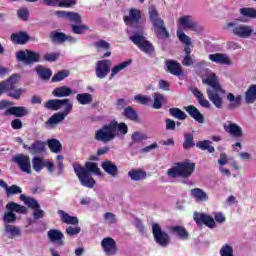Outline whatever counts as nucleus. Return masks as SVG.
Listing matches in <instances>:
<instances>
[{"label":"nucleus","mask_w":256,"mask_h":256,"mask_svg":"<svg viewBox=\"0 0 256 256\" xmlns=\"http://www.w3.org/2000/svg\"><path fill=\"white\" fill-rule=\"evenodd\" d=\"M6 209L10 211V213H27V207L21 206L17 202H9L6 204Z\"/></svg>","instance_id":"obj_40"},{"label":"nucleus","mask_w":256,"mask_h":256,"mask_svg":"<svg viewBox=\"0 0 256 256\" xmlns=\"http://www.w3.org/2000/svg\"><path fill=\"white\" fill-rule=\"evenodd\" d=\"M117 131L121 133V135H127L129 133V127L125 122L118 124V122L114 120L97 130L95 139L96 141H102V143H109V141H113V139L117 137Z\"/></svg>","instance_id":"obj_4"},{"label":"nucleus","mask_w":256,"mask_h":256,"mask_svg":"<svg viewBox=\"0 0 256 256\" xmlns=\"http://www.w3.org/2000/svg\"><path fill=\"white\" fill-rule=\"evenodd\" d=\"M165 103V96L161 93H154L153 109H161Z\"/></svg>","instance_id":"obj_50"},{"label":"nucleus","mask_w":256,"mask_h":256,"mask_svg":"<svg viewBox=\"0 0 256 256\" xmlns=\"http://www.w3.org/2000/svg\"><path fill=\"white\" fill-rule=\"evenodd\" d=\"M226 99L230 101V104L228 105V109L233 111L234 109H239L241 107V101H243L242 95L235 96L234 93H228L226 96Z\"/></svg>","instance_id":"obj_28"},{"label":"nucleus","mask_w":256,"mask_h":256,"mask_svg":"<svg viewBox=\"0 0 256 256\" xmlns=\"http://www.w3.org/2000/svg\"><path fill=\"white\" fill-rule=\"evenodd\" d=\"M36 73L42 81H49V79H51V76L53 75V71H51V68H46L42 65L36 67Z\"/></svg>","instance_id":"obj_31"},{"label":"nucleus","mask_w":256,"mask_h":256,"mask_svg":"<svg viewBox=\"0 0 256 256\" xmlns=\"http://www.w3.org/2000/svg\"><path fill=\"white\" fill-rule=\"evenodd\" d=\"M224 131H226V133H229L230 135H232V137H235L236 139L243 137V128L233 122H230L228 125H224Z\"/></svg>","instance_id":"obj_23"},{"label":"nucleus","mask_w":256,"mask_h":256,"mask_svg":"<svg viewBox=\"0 0 256 256\" xmlns=\"http://www.w3.org/2000/svg\"><path fill=\"white\" fill-rule=\"evenodd\" d=\"M73 93V90L67 86H60L52 91L54 97H69Z\"/></svg>","instance_id":"obj_39"},{"label":"nucleus","mask_w":256,"mask_h":256,"mask_svg":"<svg viewBox=\"0 0 256 256\" xmlns=\"http://www.w3.org/2000/svg\"><path fill=\"white\" fill-rule=\"evenodd\" d=\"M228 28L232 27V33L236 37H240V39H249L251 35H253V28L250 25L239 24L236 22H229L227 24Z\"/></svg>","instance_id":"obj_10"},{"label":"nucleus","mask_w":256,"mask_h":256,"mask_svg":"<svg viewBox=\"0 0 256 256\" xmlns=\"http://www.w3.org/2000/svg\"><path fill=\"white\" fill-rule=\"evenodd\" d=\"M177 37L181 43L184 45L185 55H191V47H193V42H191V37L187 36L183 30L177 31Z\"/></svg>","instance_id":"obj_22"},{"label":"nucleus","mask_w":256,"mask_h":256,"mask_svg":"<svg viewBox=\"0 0 256 256\" xmlns=\"http://www.w3.org/2000/svg\"><path fill=\"white\" fill-rule=\"evenodd\" d=\"M185 111L192 117L197 123H205V116L195 107L194 105H189L184 107Z\"/></svg>","instance_id":"obj_24"},{"label":"nucleus","mask_w":256,"mask_h":256,"mask_svg":"<svg viewBox=\"0 0 256 256\" xmlns=\"http://www.w3.org/2000/svg\"><path fill=\"white\" fill-rule=\"evenodd\" d=\"M245 103L252 105L256 101V84H252L248 87L244 95Z\"/></svg>","instance_id":"obj_33"},{"label":"nucleus","mask_w":256,"mask_h":256,"mask_svg":"<svg viewBox=\"0 0 256 256\" xmlns=\"http://www.w3.org/2000/svg\"><path fill=\"white\" fill-rule=\"evenodd\" d=\"M66 233L69 235V237H73L75 235H79V233H81V227L69 226L66 229Z\"/></svg>","instance_id":"obj_63"},{"label":"nucleus","mask_w":256,"mask_h":256,"mask_svg":"<svg viewBox=\"0 0 256 256\" xmlns=\"http://www.w3.org/2000/svg\"><path fill=\"white\" fill-rule=\"evenodd\" d=\"M12 162L16 163L20 171L31 175V158L29 157V155L17 154L12 157Z\"/></svg>","instance_id":"obj_12"},{"label":"nucleus","mask_w":256,"mask_h":256,"mask_svg":"<svg viewBox=\"0 0 256 256\" xmlns=\"http://www.w3.org/2000/svg\"><path fill=\"white\" fill-rule=\"evenodd\" d=\"M20 201H23L30 209H41V205L35 198L27 197L25 194L20 195Z\"/></svg>","instance_id":"obj_41"},{"label":"nucleus","mask_w":256,"mask_h":256,"mask_svg":"<svg viewBox=\"0 0 256 256\" xmlns=\"http://www.w3.org/2000/svg\"><path fill=\"white\" fill-rule=\"evenodd\" d=\"M76 99L80 105H90V103H93V95L89 93L77 94Z\"/></svg>","instance_id":"obj_45"},{"label":"nucleus","mask_w":256,"mask_h":256,"mask_svg":"<svg viewBox=\"0 0 256 256\" xmlns=\"http://www.w3.org/2000/svg\"><path fill=\"white\" fill-rule=\"evenodd\" d=\"M131 139L134 143H141V141H145V139H147V135L141 134L140 132H134Z\"/></svg>","instance_id":"obj_58"},{"label":"nucleus","mask_w":256,"mask_h":256,"mask_svg":"<svg viewBox=\"0 0 256 256\" xmlns=\"http://www.w3.org/2000/svg\"><path fill=\"white\" fill-rule=\"evenodd\" d=\"M47 145L52 153H61L63 145L57 139H49Z\"/></svg>","instance_id":"obj_43"},{"label":"nucleus","mask_w":256,"mask_h":256,"mask_svg":"<svg viewBox=\"0 0 256 256\" xmlns=\"http://www.w3.org/2000/svg\"><path fill=\"white\" fill-rule=\"evenodd\" d=\"M101 247L107 256L117 255L119 248H117V242L111 237H105L101 241Z\"/></svg>","instance_id":"obj_15"},{"label":"nucleus","mask_w":256,"mask_h":256,"mask_svg":"<svg viewBox=\"0 0 256 256\" xmlns=\"http://www.w3.org/2000/svg\"><path fill=\"white\" fill-rule=\"evenodd\" d=\"M101 167L105 173L111 175V177H117L119 175V168L111 160H105L101 163Z\"/></svg>","instance_id":"obj_27"},{"label":"nucleus","mask_w":256,"mask_h":256,"mask_svg":"<svg viewBox=\"0 0 256 256\" xmlns=\"http://www.w3.org/2000/svg\"><path fill=\"white\" fill-rule=\"evenodd\" d=\"M59 57H61V54L59 52H52L44 54L43 59L48 63H55V61H57Z\"/></svg>","instance_id":"obj_55"},{"label":"nucleus","mask_w":256,"mask_h":256,"mask_svg":"<svg viewBox=\"0 0 256 256\" xmlns=\"http://www.w3.org/2000/svg\"><path fill=\"white\" fill-rule=\"evenodd\" d=\"M196 147L202 151H208V153H215V147L211 146V141L203 140L196 143Z\"/></svg>","instance_id":"obj_48"},{"label":"nucleus","mask_w":256,"mask_h":256,"mask_svg":"<svg viewBox=\"0 0 256 256\" xmlns=\"http://www.w3.org/2000/svg\"><path fill=\"white\" fill-rule=\"evenodd\" d=\"M0 187H2V189H5L7 197H11L13 195H19V193H23V189H21V187L15 184L9 186L7 182H5V180H1V179H0Z\"/></svg>","instance_id":"obj_26"},{"label":"nucleus","mask_w":256,"mask_h":256,"mask_svg":"<svg viewBox=\"0 0 256 256\" xmlns=\"http://www.w3.org/2000/svg\"><path fill=\"white\" fill-rule=\"evenodd\" d=\"M4 223H15L17 221V215L15 212H10L9 210L4 213L3 216Z\"/></svg>","instance_id":"obj_56"},{"label":"nucleus","mask_w":256,"mask_h":256,"mask_svg":"<svg viewBox=\"0 0 256 256\" xmlns=\"http://www.w3.org/2000/svg\"><path fill=\"white\" fill-rule=\"evenodd\" d=\"M16 59L24 65H33L34 63H39L41 61V54L33 50H20L16 52Z\"/></svg>","instance_id":"obj_9"},{"label":"nucleus","mask_w":256,"mask_h":256,"mask_svg":"<svg viewBox=\"0 0 256 256\" xmlns=\"http://www.w3.org/2000/svg\"><path fill=\"white\" fill-rule=\"evenodd\" d=\"M17 15L22 21H27L29 19V10L27 8L19 9Z\"/></svg>","instance_id":"obj_61"},{"label":"nucleus","mask_w":256,"mask_h":256,"mask_svg":"<svg viewBox=\"0 0 256 256\" xmlns=\"http://www.w3.org/2000/svg\"><path fill=\"white\" fill-rule=\"evenodd\" d=\"M149 18L154 27V31L160 39H169V31L165 27V21L159 17V12L155 6L149 8Z\"/></svg>","instance_id":"obj_7"},{"label":"nucleus","mask_w":256,"mask_h":256,"mask_svg":"<svg viewBox=\"0 0 256 256\" xmlns=\"http://www.w3.org/2000/svg\"><path fill=\"white\" fill-rule=\"evenodd\" d=\"M130 41L140 49L143 53H146L147 55H151L152 53H155V47L153 44L145 38V36L141 34H134L130 36Z\"/></svg>","instance_id":"obj_8"},{"label":"nucleus","mask_w":256,"mask_h":256,"mask_svg":"<svg viewBox=\"0 0 256 256\" xmlns=\"http://www.w3.org/2000/svg\"><path fill=\"white\" fill-rule=\"evenodd\" d=\"M152 235L155 242L160 245V247H167L171 243V237L169 234L161 229V226L157 223L152 224Z\"/></svg>","instance_id":"obj_11"},{"label":"nucleus","mask_w":256,"mask_h":256,"mask_svg":"<svg viewBox=\"0 0 256 256\" xmlns=\"http://www.w3.org/2000/svg\"><path fill=\"white\" fill-rule=\"evenodd\" d=\"M58 215L61 217L62 223H66L67 225H79V219L77 217L71 216L63 210H58Z\"/></svg>","instance_id":"obj_32"},{"label":"nucleus","mask_w":256,"mask_h":256,"mask_svg":"<svg viewBox=\"0 0 256 256\" xmlns=\"http://www.w3.org/2000/svg\"><path fill=\"white\" fill-rule=\"evenodd\" d=\"M72 32L75 35H83L85 32L89 31V26L87 25H75L71 24Z\"/></svg>","instance_id":"obj_54"},{"label":"nucleus","mask_w":256,"mask_h":256,"mask_svg":"<svg viewBox=\"0 0 256 256\" xmlns=\"http://www.w3.org/2000/svg\"><path fill=\"white\" fill-rule=\"evenodd\" d=\"M122 115L125 117V119H128V121H134V123H139V114L131 106L124 108Z\"/></svg>","instance_id":"obj_34"},{"label":"nucleus","mask_w":256,"mask_h":256,"mask_svg":"<svg viewBox=\"0 0 256 256\" xmlns=\"http://www.w3.org/2000/svg\"><path fill=\"white\" fill-rule=\"evenodd\" d=\"M95 73L98 79H105L111 73V60L103 59L97 61Z\"/></svg>","instance_id":"obj_13"},{"label":"nucleus","mask_w":256,"mask_h":256,"mask_svg":"<svg viewBox=\"0 0 256 256\" xmlns=\"http://www.w3.org/2000/svg\"><path fill=\"white\" fill-rule=\"evenodd\" d=\"M50 39L52 43H58V45H63L67 41V34L59 31H54L50 33Z\"/></svg>","instance_id":"obj_38"},{"label":"nucleus","mask_w":256,"mask_h":256,"mask_svg":"<svg viewBox=\"0 0 256 256\" xmlns=\"http://www.w3.org/2000/svg\"><path fill=\"white\" fill-rule=\"evenodd\" d=\"M193 219L196 225H198L199 227H201V225H205L209 229H215L216 227L215 219H213L211 215L195 212L193 215Z\"/></svg>","instance_id":"obj_14"},{"label":"nucleus","mask_w":256,"mask_h":256,"mask_svg":"<svg viewBox=\"0 0 256 256\" xmlns=\"http://www.w3.org/2000/svg\"><path fill=\"white\" fill-rule=\"evenodd\" d=\"M11 40L13 43H16V45H25V43L29 41V34L26 32L14 33L11 35Z\"/></svg>","instance_id":"obj_36"},{"label":"nucleus","mask_w":256,"mask_h":256,"mask_svg":"<svg viewBox=\"0 0 256 256\" xmlns=\"http://www.w3.org/2000/svg\"><path fill=\"white\" fill-rule=\"evenodd\" d=\"M131 63H133L132 59L126 60L116 66H114L112 68V73L110 75V79H113V77H115L117 75V73H119V71H123V69H127V67H129V65H131Z\"/></svg>","instance_id":"obj_44"},{"label":"nucleus","mask_w":256,"mask_h":256,"mask_svg":"<svg viewBox=\"0 0 256 256\" xmlns=\"http://www.w3.org/2000/svg\"><path fill=\"white\" fill-rule=\"evenodd\" d=\"M28 151L32 155H39L45 151V143H43L40 140H37L34 143H32L30 147H28Z\"/></svg>","instance_id":"obj_37"},{"label":"nucleus","mask_w":256,"mask_h":256,"mask_svg":"<svg viewBox=\"0 0 256 256\" xmlns=\"http://www.w3.org/2000/svg\"><path fill=\"white\" fill-rule=\"evenodd\" d=\"M208 57L212 63H218V65H232L231 59H229L227 54L215 53L210 54Z\"/></svg>","instance_id":"obj_25"},{"label":"nucleus","mask_w":256,"mask_h":256,"mask_svg":"<svg viewBox=\"0 0 256 256\" xmlns=\"http://www.w3.org/2000/svg\"><path fill=\"white\" fill-rule=\"evenodd\" d=\"M134 99L138 101V103H140L141 105H147L151 101V97L143 96L141 94L136 95Z\"/></svg>","instance_id":"obj_60"},{"label":"nucleus","mask_w":256,"mask_h":256,"mask_svg":"<svg viewBox=\"0 0 256 256\" xmlns=\"http://www.w3.org/2000/svg\"><path fill=\"white\" fill-rule=\"evenodd\" d=\"M195 168V163L189 160L177 162L172 168L167 170V175L171 177V179H177V177L189 179V177L195 173Z\"/></svg>","instance_id":"obj_5"},{"label":"nucleus","mask_w":256,"mask_h":256,"mask_svg":"<svg viewBox=\"0 0 256 256\" xmlns=\"http://www.w3.org/2000/svg\"><path fill=\"white\" fill-rule=\"evenodd\" d=\"M240 15L249 19H256V10L248 7L240 8Z\"/></svg>","instance_id":"obj_52"},{"label":"nucleus","mask_w":256,"mask_h":256,"mask_svg":"<svg viewBox=\"0 0 256 256\" xmlns=\"http://www.w3.org/2000/svg\"><path fill=\"white\" fill-rule=\"evenodd\" d=\"M178 25L183 27V29L190 31H197L199 29V22L193 20V16H182L178 19Z\"/></svg>","instance_id":"obj_16"},{"label":"nucleus","mask_w":256,"mask_h":256,"mask_svg":"<svg viewBox=\"0 0 256 256\" xmlns=\"http://www.w3.org/2000/svg\"><path fill=\"white\" fill-rule=\"evenodd\" d=\"M169 113L172 117H175V119H180L182 121L187 119V114L179 108H170Z\"/></svg>","instance_id":"obj_51"},{"label":"nucleus","mask_w":256,"mask_h":256,"mask_svg":"<svg viewBox=\"0 0 256 256\" xmlns=\"http://www.w3.org/2000/svg\"><path fill=\"white\" fill-rule=\"evenodd\" d=\"M45 109H49L50 111H59L61 107H64L63 112H58L53 114L47 121V127H53V125H57L61 123V121L65 120V117L69 115L73 109V104H71V100L69 99H52L48 100L44 104Z\"/></svg>","instance_id":"obj_1"},{"label":"nucleus","mask_w":256,"mask_h":256,"mask_svg":"<svg viewBox=\"0 0 256 256\" xmlns=\"http://www.w3.org/2000/svg\"><path fill=\"white\" fill-rule=\"evenodd\" d=\"M73 169L81 185L88 189H93L95 187V179L92 178L91 173H95L98 177L103 176V172H101L99 165L95 162H86L85 167L81 166L79 163H74Z\"/></svg>","instance_id":"obj_2"},{"label":"nucleus","mask_w":256,"mask_h":256,"mask_svg":"<svg viewBox=\"0 0 256 256\" xmlns=\"http://www.w3.org/2000/svg\"><path fill=\"white\" fill-rule=\"evenodd\" d=\"M75 0H63L58 2V7H64L66 9H69V7H73V5H76Z\"/></svg>","instance_id":"obj_64"},{"label":"nucleus","mask_w":256,"mask_h":256,"mask_svg":"<svg viewBox=\"0 0 256 256\" xmlns=\"http://www.w3.org/2000/svg\"><path fill=\"white\" fill-rule=\"evenodd\" d=\"M195 145V142L193 141V134L191 133H185L184 134V143H183V149H191Z\"/></svg>","instance_id":"obj_53"},{"label":"nucleus","mask_w":256,"mask_h":256,"mask_svg":"<svg viewBox=\"0 0 256 256\" xmlns=\"http://www.w3.org/2000/svg\"><path fill=\"white\" fill-rule=\"evenodd\" d=\"M191 195H192V197H194V199H197V201H202L203 202V201H208L209 200V196L201 188H193L191 190Z\"/></svg>","instance_id":"obj_42"},{"label":"nucleus","mask_w":256,"mask_h":256,"mask_svg":"<svg viewBox=\"0 0 256 256\" xmlns=\"http://www.w3.org/2000/svg\"><path fill=\"white\" fill-rule=\"evenodd\" d=\"M172 233H176L179 237V239H189V232H187V229H185V227L182 226H173L171 228Z\"/></svg>","instance_id":"obj_47"},{"label":"nucleus","mask_w":256,"mask_h":256,"mask_svg":"<svg viewBox=\"0 0 256 256\" xmlns=\"http://www.w3.org/2000/svg\"><path fill=\"white\" fill-rule=\"evenodd\" d=\"M4 233L7 235L8 239H15V237H21V228L7 224L4 227Z\"/></svg>","instance_id":"obj_30"},{"label":"nucleus","mask_w":256,"mask_h":256,"mask_svg":"<svg viewBox=\"0 0 256 256\" xmlns=\"http://www.w3.org/2000/svg\"><path fill=\"white\" fill-rule=\"evenodd\" d=\"M56 161H57V175H63V171H65V164H63V156L57 155Z\"/></svg>","instance_id":"obj_57"},{"label":"nucleus","mask_w":256,"mask_h":256,"mask_svg":"<svg viewBox=\"0 0 256 256\" xmlns=\"http://www.w3.org/2000/svg\"><path fill=\"white\" fill-rule=\"evenodd\" d=\"M125 25H138L141 21V11L137 8H131L129 15L123 17Z\"/></svg>","instance_id":"obj_20"},{"label":"nucleus","mask_w":256,"mask_h":256,"mask_svg":"<svg viewBox=\"0 0 256 256\" xmlns=\"http://www.w3.org/2000/svg\"><path fill=\"white\" fill-rule=\"evenodd\" d=\"M55 16L60 19H68L72 23H76L77 25H81L83 20L81 19V15L77 12H68V11H56Z\"/></svg>","instance_id":"obj_18"},{"label":"nucleus","mask_w":256,"mask_h":256,"mask_svg":"<svg viewBox=\"0 0 256 256\" xmlns=\"http://www.w3.org/2000/svg\"><path fill=\"white\" fill-rule=\"evenodd\" d=\"M4 115L5 117H11V115L17 118L27 117L29 109L25 106H12L4 112Z\"/></svg>","instance_id":"obj_19"},{"label":"nucleus","mask_w":256,"mask_h":256,"mask_svg":"<svg viewBox=\"0 0 256 256\" xmlns=\"http://www.w3.org/2000/svg\"><path fill=\"white\" fill-rule=\"evenodd\" d=\"M67 77H69V70H60L53 75L51 81L52 83H59V81H63V79H67Z\"/></svg>","instance_id":"obj_49"},{"label":"nucleus","mask_w":256,"mask_h":256,"mask_svg":"<svg viewBox=\"0 0 256 256\" xmlns=\"http://www.w3.org/2000/svg\"><path fill=\"white\" fill-rule=\"evenodd\" d=\"M128 176L132 181H143V179H147V172L141 169H133L128 172Z\"/></svg>","instance_id":"obj_35"},{"label":"nucleus","mask_w":256,"mask_h":256,"mask_svg":"<svg viewBox=\"0 0 256 256\" xmlns=\"http://www.w3.org/2000/svg\"><path fill=\"white\" fill-rule=\"evenodd\" d=\"M17 74L10 76L7 80L0 82V95L7 93L8 97L19 100L23 94V90L17 89Z\"/></svg>","instance_id":"obj_6"},{"label":"nucleus","mask_w":256,"mask_h":256,"mask_svg":"<svg viewBox=\"0 0 256 256\" xmlns=\"http://www.w3.org/2000/svg\"><path fill=\"white\" fill-rule=\"evenodd\" d=\"M166 72L174 75L175 77H181L183 75V68L181 67V63L177 60H166Z\"/></svg>","instance_id":"obj_17"},{"label":"nucleus","mask_w":256,"mask_h":256,"mask_svg":"<svg viewBox=\"0 0 256 256\" xmlns=\"http://www.w3.org/2000/svg\"><path fill=\"white\" fill-rule=\"evenodd\" d=\"M47 235H48V239L52 243L58 242V245H64L63 239L65 238V235H63V232L57 229H50Z\"/></svg>","instance_id":"obj_29"},{"label":"nucleus","mask_w":256,"mask_h":256,"mask_svg":"<svg viewBox=\"0 0 256 256\" xmlns=\"http://www.w3.org/2000/svg\"><path fill=\"white\" fill-rule=\"evenodd\" d=\"M104 219L109 223V225H114V223H117V217L111 212L105 213Z\"/></svg>","instance_id":"obj_62"},{"label":"nucleus","mask_w":256,"mask_h":256,"mask_svg":"<svg viewBox=\"0 0 256 256\" xmlns=\"http://www.w3.org/2000/svg\"><path fill=\"white\" fill-rule=\"evenodd\" d=\"M46 161L41 157H33L32 158V167L36 173H41V170L45 167Z\"/></svg>","instance_id":"obj_46"},{"label":"nucleus","mask_w":256,"mask_h":256,"mask_svg":"<svg viewBox=\"0 0 256 256\" xmlns=\"http://www.w3.org/2000/svg\"><path fill=\"white\" fill-rule=\"evenodd\" d=\"M93 47L99 52L106 51L101 59H107V57H111V44L104 39H99L98 41L93 43Z\"/></svg>","instance_id":"obj_21"},{"label":"nucleus","mask_w":256,"mask_h":256,"mask_svg":"<svg viewBox=\"0 0 256 256\" xmlns=\"http://www.w3.org/2000/svg\"><path fill=\"white\" fill-rule=\"evenodd\" d=\"M204 85L209 87L206 90L209 101L213 103L216 109H223V99L225 97V90L221 87L217 75L212 74L202 80Z\"/></svg>","instance_id":"obj_3"},{"label":"nucleus","mask_w":256,"mask_h":256,"mask_svg":"<svg viewBox=\"0 0 256 256\" xmlns=\"http://www.w3.org/2000/svg\"><path fill=\"white\" fill-rule=\"evenodd\" d=\"M221 256H233V247L229 244H225L220 250Z\"/></svg>","instance_id":"obj_59"}]
</instances>
